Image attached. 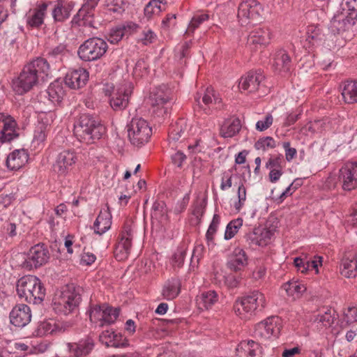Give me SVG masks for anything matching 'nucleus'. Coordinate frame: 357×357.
Masks as SVG:
<instances>
[{
    "label": "nucleus",
    "mask_w": 357,
    "mask_h": 357,
    "mask_svg": "<svg viewBox=\"0 0 357 357\" xmlns=\"http://www.w3.org/2000/svg\"><path fill=\"white\" fill-rule=\"evenodd\" d=\"M168 142L172 149L177 151L175 156H185L183 151L184 146L188 154H203L215 140L210 130L203 132L197 126H190L186 119H180L172 125Z\"/></svg>",
    "instance_id": "nucleus-1"
},
{
    "label": "nucleus",
    "mask_w": 357,
    "mask_h": 357,
    "mask_svg": "<svg viewBox=\"0 0 357 357\" xmlns=\"http://www.w3.org/2000/svg\"><path fill=\"white\" fill-rule=\"evenodd\" d=\"M50 65L45 59L38 57L26 65L19 76L12 82L13 91L22 95L30 91L40 80L49 75Z\"/></svg>",
    "instance_id": "nucleus-2"
},
{
    "label": "nucleus",
    "mask_w": 357,
    "mask_h": 357,
    "mask_svg": "<svg viewBox=\"0 0 357 357\" xmlns=\"http://www.w3.org/2000/svg\"><path fill=\"white\" fill-rule=\"evenodd\" d=\"M18 296L29 303L40 304L45 299L46 289L41 280L34 275H25L17 282Z\"/></svg>",
    "instance_id": "nucleus-3"
},
{
    "label": "nucleus",
    "mask_w": 357,
    "mask_h": 357,
    "mask_svg": "<svg viewBox=\"0 0 357 357\" xmlns=\"http://www.w3.org/2000/svg\"><path fill=\"white\" fill-rule=\"evenodd\" d=\"M266 306V298L261 292L253 291L236 300L234 304L235 314L241 319L249 320Z\"/></svg>",
    "instance_id": "nucleus-4"
},
{
    "label": "nucleus",
    "mask_w": 357,
    "mask_h": 357,
    "mask_svg": "<svg viewBox=\"0 0 357 357\" xmlns=\"http://www.w3.org/2000/svg\"><path fill=\"white\" fill-rule=\"evenodd\" d=\"M105 127L93 116L83 114L74 125V134L79 142L91 144L101 137Z\"/></svg>",
    "instance_id": "nucleus-5"
},
{
    "label": "nucleus",
    "mask_w": 357,
    "mask_h": 357,
    "mask_svg": "<svg viewBox=\"0 0 357 357\" xmlns=\"http://www.w3.org/2000/svg\"><path fill=\"white\" fill-rule=\"evenodd\" d=\"M83 289L74 284L65 287L59 297L54 303V310L59 314L68 315L78 310L82 301Z\"/></svg>",
    "instance_id": "nucleus-6"
},
{
    "label": "nucleus",
    "mask_w": 357,
    "mask_h": 357,
    "mask_svg": "<svg viewBox=\"0 0 357 357\" xmlns=\"http://www.w3.org/2000/svg\"><path fill=\"white\" fill-rule=\"evenodd\" d=\"M108 49L105 40L93 37L86 40L78 48L77 54L83 61H93L102 58Z\"/></svg>",
    "instance_id": "nucleus-7"
},
{
    "label": "nucleus",
    "mask_w": 357,
    "mask_h": 357,
    "mask_svg": "<svg viewBox=\"0 0 357 357\" xmlns=\"http://www.w3.org/2000/svg\"><path fill=\"white\" fill-rule=\"evenodd\" d=\"M281 325L278 317H270L254 326L252 335L261 342L272 341L278 337Z\"/></svg>",
    "instance_id": "nucleus-8"
},
{
    "label": "nucleus",
    "mask_w": 357,
    "mask_h": 357,
    "mask_svg": "<svg viewBox=\"0 0 357 357\" xmlns=\"http://www.w3.org/2000/svg\"><path fill=\"white\" fill-rule=\"evenodd\" d=\"M128 134L130 142L138 146L149 142L152 135V128L146 119L134 117L128 125Z\"/></svg>",
    "instance_id": "nucleus-9"
},
{
    "label": "nucleus",
    "mask_w": 357,
    "mask_h": 357,
    "mask_svg": "<svg viewBox=\"0 0 357 357\" xmlns=\"http://www.w3.org/2000/svg\"><path fill=\"white\" fill-rule=\"evenodd\" d=\"M132 91V84L130 82H123L115 86L106 85L105 93L110 97L109 103L114 110L124 109L129 101Z\"/></svg>",
    "instance_id": "nucleus-10"
},
{
    "label": "nucleus",
    "mask_w": 357,
    "mask_h": 357,
    "mask_svg": "<svg viewBox=\"0 0 357 357\" xmlns=\"http://www.w3.org/2000/svg\"><path fill=\"white\" fill-rule=\"evenodd\" d=\"M170 92L165 87L155 89L150 94L149 103L155 116L163 118L168 114L170 106Z\"/></svg>",
    "instance_id": "nucleus-11"
},
{
    "label": "nucleus",
    "mask_w": 357,
    "mask_h": 357,
    "mask_svg": "<svg viewBox=\"0 0 357 357\" xmlns=\"http://www.w3.org/2000/svg\"><path fill=\"white\" fill-rule=\"evenodd\" d=\"M133 238V225L126 222L119 235L114 250V257L118 261H123L128 257L132 246Z\"/></svg>",
    "instance_id": "nucleus-12"
},
{
    "label": "nucleus",
    "mask_w": 357,
    "mask_h": 357,
    "mask_svg": "<svg viewBox=\"0 0 357 357\" xmlns=\"http://www.w3.org/2000/svg\"><path fill=\"white\" fill-rule=\"evenodd\" d=\"M357 19L337 10L331 20L328 29L331 33L347 38L351 36Z\"/></svg>",
    "instance_id": "nucleus-13"
},
{
    "label": "nucleus",
    "mask_w": 357,
    "mask_h": 357,
    "mask_svg": "<svg viewBox=\"0 0 357 357\" xmlns=\"http://www.w3.org/2000/svg\"><path fill=\"white\" fill-rule=\"evenodd\" d=\"M263 10L262 5L257 0L243 1L238 8V22L243 26L258 22L261 19Z\"/></svg>",
    "instance_id": "nucleus-14"
},
{
    "label": "nucleus",
    "mask_w": 357,
    "mask_h": 357,
    "mask_svg": "<svg viewBox=\"0 0 357 357\" xmlns=\"http://www.w3.org/2000/svg\"><path fill=\"white\" fill-rule=\"evenodd\" d=\"M50 259V252L46 245L38 243L32 246L23 263V267L28 270L37 268L45 264Z\"/></svg>",
    "instance_id": "nucleus-15"
},
{
    "label": "nucleus",
    "mask_w": 357,
    "mask_h": 357,
    "mask_svg": "<svg viewBox=\"0 0 357 357\" xmlns=\"http://www.w3.org/2000/svg\"><path fill=\"white\" fill-rule=\"evenodd\" d=\"M271 39V33L267 27H256L250 31L246 46L252 52L268 45Z\"/></svg>",
    "instance_id": "nucleus-16"
},
{
    "label": "nucleus",
    "mask_w": 357,
    "mask_h": 357,
    "mask_svg": "<svg viewBox=\"0 0 357 357\" xmlns=\"http://www.w3.org/2000/svg\"><path fill=\"white\" fill-rule=\"evenodd\" d=\"M338 179L344 190L350 191L357 187V160L342 167Z\"/></svg>",
    "instance_id": "nucleus-17"
},
{
    "label": "nucleus",
    "mask_w": 357,
    "mask_h": 357,
    "mask_svg": "<svg viewBox=\"0 0 357 357\" xmlns=\"http://www.w3.org/2000/svg\"><path fill=\"white\" fill-rule=\"evenodd\" d=\"M264 79L265 76L261 71H250L240 79L239 90L248 93H255L263 87Z\"/></svg>",
    "instance_id": "nucleus-18"
},
{
    "label": "nucleus",
    "mask_w": 357,
    "mask_h": 357,
    "mask_svg": "<svg viewBox=\"0 0 357 357\" xmlns=\"http://www.w3.org/2000/svg\"><path fill=\"white\" fill-rule=\"evenodd\" d=\"M9 317L13 325L22 328L31 321V311L27 305L18 304L12 309Z\"/></svg>",
    "instance_id": "nucleus-19"
},
{
    "label": "nucleus",
    "mask_w": 357,
    "mask_h": 357,
    "mask_svg": "<svg viewBox=\"0 0 357 357\" xmlns=\"http://www.w3.org/2000/svg\"><path fill=\"white\" fill-rule=\"evenodd\" d=\"M89 73L84 69L70 70L66 75L65 84L70 88L77 89L84 86L89 80Z\"/></svg>",
    "instance_id": "nucleus-20"
},
{
    "label": "nucleus",
    "mask_w": 357,
    "mask_h": 357,
    "mask_svg": "<svg viewBox=\"0 0 357 357\" xmlns=\"http://www.w3.org/2000/svg\"><path fill=\"white\" fill-rule=\"evenodd\" d=\"M99 340L107 347L124 348L129 345L128 340L121 333L109 330L102 331Z\"/></svg>",
    "instance_id": "nucleus-21"
},
{
    "label": "nucleus",
    "mask_w": 357,
    "mask_h": 357,
    "mask_svg": "<svg viewBox=\"0 0 357 357\" xmlns=\"http://www.w3.org/2000/svg\"><path fill=\"white\" fill-rule=\"evenodd\" d=\"M48 6L47 3H43L30 9L25 15L26 24L32 28L40 26L44 22Z\"/></svg>",
    "instance_id": "nucleus-22"
},
{
    "label": "nucleus",
    "mask_w": 357,
    "mask_h": 357,
    "mask_svg": "<svg viewBox=\"0 0 357 357\" xmlns=\"http://www.w3.org/2000/svg\"><path fill=\"white\" fill-rule=\"evenodd\" d=\"M340 268L342 276L355 278L357 275L356 253L354 251L347 252L342 259Z\"/></svg>",
    "instance_id": "nucleus-23"
},
{
    "label": "nucleus",
    "mask_w": 357,
    "mask_h": 357,
    "mask_svg": "<svg viewBox=\"0 0 357 357\" xmlns=\"http://www.w3.org/2000/svg\"><path fill=\"white\" fill-rule=\"evenodd\" d=\"M95 346L94 340L90 336H86L78 342L68 343L69 351L76 357L84 356L89 354Z\"/></svg>",
    "instance_id": "nucleus-24"
},
{
    "label": "nucleus",
    "mask_w": 357,
    "mask_h": 357,
    "mask_svg": "<svg viewBox=\"0 0 357 357\" xmlns=\"http://www.w3.org/2000/svg\"><path fill=\"white\" fill-rule=\"evenodd\" d=\"M236 350L238 355H244L245 357L262 356V347L259 342L252 340L241 341Z\"/></svg>",
    "instance_id": "nucleus-25"
},
{
    "label": "nucleus",
    "mask_w": 357,
    "mask_h": 357,
    "mask_svg": "<svg viewBox=\"0 0 357 357\" xmlns=\"http://www.w3.org/2000/svg\"><path fill=\"white\" fill-rule=\"evenodd\" d=\"M74 4L71 1L57 0L54 3L52 15L54 22H64L73 10Z\"/></svg>",
    "instance_id": "nucleus-26"
},
{
    "label": "nucleus",
    "mask_w": 357,
    "mask_h": 357,
    "mask_svg": "<svg viewBox=\"0 0 357 357\" xmlns=\"http://www.w3.org/2000/svg\"><path fill=\"white\" fill-rule=\"evenodd\" d=\"M248 259L245 250L241 248H236L229 257L227 266L231 271H239L248 264Z\"/></svg>",
    "instance_id": "nucleus-27"
},
{
    "label": "nucleus",
    "mask_w": 357,
    "mask_h": 357,
    "mask_svg": "<svg viewBox=\"0 0 357 357\" xmlns=\"http://www.w3.org/2000/svg\"><path fill=\"white\" fill-rule=\"evenodd\" d=\"M181 283L178 278L167 280L162 288V295L166 300L170 301L176 298L181 292Z\"/></svg>",
    "instance_id": "nucleus-28"
},
{
    "label": "nucleus",
    "mask_w": 357,
    "mask_h": 357,
    "mask_svg": "<svg viewBox=\"0 0 357 357\" xmlns=\"http://www.w3.org/2000/svg\"><path fill=\"white\" fill-rule=\"evenodd\" d=\"M112 225V215L107 211H100L96 218L93 229L97 234L102 235L108 231Z\"/></svg>",
    "instance_id": "nucleus-29"
},
{
    "label": "nucleus",
    "mask_w": 357,
    "mask_h": 357,
    "mask_svg": "<svg viewBox=\"0 0 357 357\" xmlns=\"http://www.w3.org/2000/svg\"><path fill=\"white\" fill-rule=\"evenodd\" d=\"M272 65L278 72H288L291 66V59L285 50H280L275 53Z\"/></svg>",
    "instance_id": "nucleus-30"
},
{
    "label": "nucleus",
    "mask_w": 357,
    "mask_h": 357,
    "mask_svg": "<svg viewBox=\"0 0 357 357\" xmlns=\"http://www.w3.org/2000/svg\"><path fill=\"white\" fill-rule=\"evenodd\" d=\"M47 98L54 105L59 104L65 96V91L62 82L56 80L51 83L47 91Z\"/></svg>",
    "instance_id": "nucleus-31"
},
{
    "label": "nucleus",
    "mask_w": 357,
    "mask_h": 357,
    "mask_svg": "<svg viewBox=\"0 0 357 357\" xmlns=\"http://www.w3.org/2000/svg\"><path fill=\"white\" fill-rule=\"evenodd\" d=\"M218 300L216 291L209 290L202 292L197 298V303L201 310H208Z\"/></svg>",
    "instance_id": "nucleus-32"
},
{
    "label": "nucleus",
    "mask_w": 357,
    "mask_h": 357,
    "mask_svg": "<svg viewBox=\"0 0 357 357\" xmlns=\"http://www.w3.org/2000/svg\"><path fill=\"white\" fill-rule=\"evenodd\" d=\"M241 128V121L238 119L227 120L221 126L220 135L224 138L232 137L239 132Z\"/></svg>",
    "instance_id": "nucleus-33"
},
{
    "label": "nucleus",
    "mask_w": 357,
    "mask_h": 357,
    "mask_svg": "<svg viewBox=\"0 0 357 357\" xmlns=\"http://www.w3.org/2000/svg\"><path fill=\"white\" fill-rule=\"evenodd\" d=\"M16 128V121L13 118L8 119L3 124V129L0 131V142H10L17 137Z\"/></svg>",
    "instance_id": "nucleus-34"
},
{
    "label": "nucleus",
    "mask_w": 357,
    "mask_h": 357,
    "mask_svg": "<svg viewBox=\"0 0 357 357\" xmlns=\"http://www.w3.org/2000/svg\"><path fill=\"white\" fill-rule=\"evenodd\" d=\"M342 96L344 102L347 104L357 102V81L344 82Z\"/></svg>",
    "instance_id": "nucleus-35"
},
{
    "label": "nucleus",
    "mask_w": 357,
    "mask_h": 357,
    "mask_svg": "<svg viewBox=\"0 0 357 357\" xmlns=\"http://www.w3.org/2000/svg\"><path fill=\"white\" fill-rule=\"evenodd\" d=\"M335 312L331 309H326L314 316V322L321 328H329L334 323Z\"/></svg>",
    "instance_id": "nucleus-36"
},
{
    "label": "nucleus",
    "mask_w": 357,
    "mask_h": 357,
    "mask_svg": "<svg viewBox=\"0 0 357 357\" xmlns=\"http://www.w3.org/2000/svg\"><path fill=\"white\" fill-rule=\"evenodd\" d=\"M103 315L102 322L100 324V327H103L107 325L114 324L119 316V308L113 307L107 304H103Z\"/></svg>",
    "instance_id": "nucleus-37"
},
{
    "label": "nucleus",
    "mask_w": 357,
    "mask_h": 357,
    "mask_svg": "<svg viewBox=\"0 0 357 357\" xmlns=\"http://www.w3.org/2000/svg\"><path fill=\"white\" fill-rule=\"evenodd\" d=\"M282 289L287 292V295L294 298H298L303 292L306 290V287L296 280H290L282 285Z\"/></svg>",
    "instance_id": "nucleus-38"
},
{
    "label": "nucleus",
    "mask_w": 357,
    "mask_h": 357,
    "mask_svg": "<svg viewBox=\"0 0 357 357\" xmlns=\"http://www.w3.org/2000/svg\"><path fill=\"white\" fill-rule=\"evenodd\" d=\"M48 129H45L43 125H36L34 132L33 138L31 142V146L35 149H39L43 147L44 142L46 139Z\"/></svg>",
    "instance_id": "nucleus-39"
},
{
    "label": "nucleus",
    "mask_w": 357,
    "mask_h": 357,
    "mask_svg": "<svg viewBox=\"0 0 357 357\" xmlns=\"http://www.w3.org/2000/svg\"><path fill=\"white\" fill-rule=\"evenodd\" d=\"M271 235V231L264 230L261 232L260 236H259L257 232L254 231L252 233L249 234L247 236V237L248 240H250L251 241V243L259 246H263L268 243L267 239H270Z\"/></svg>",
    "instance_id": "nucleus-40"
},
{
    "label": "nucleus",
    "mask_w": 357,
    "mask_h": 357,
    "mask_svg": "<svg viewBox=\"0 0 357 357\" xmlns=\"http://www.w3.org/2000/svg\"><path fill=\"white\" fill-rule=\"evenodd\" d=\"M243 225V219L242 218H236L231 221H230L225 229V239L230 240L231 239L238 231L239 229Z\"/></svg>",
    "instance_id": "nucleus-41"
},
{
    "label": "nucleus",
    "mask_w": 357,
    "mask_h": 357,
    "mask_svg": "<svg viewBox=\"0 0 357 357\" xmlns=\"http://www.w3.org/2000/svg\"><path fill=\"white\" fill-rule=\"evenodd\" d=\"M162 1L153 0L151 1L144 8L145 16L150 19L154 15H158L162 11L161 8Z\"/></svg>",
    "instance_id": "nucleus-42"
},
{
    "label": "nucleus",
    "mask_w": 357,
    "mask_h": 357,
    "mask_svg": "<svg viewBox=\"0 0 357 357\" xmlns=\"http://www.w3.org/2000/svg\"><path fill=\"white\" fill-rule=\"evenodd\" d=\"M220 102V98L218 94L213 88L208 87L202 96V102L206 106H211Z\"/></svg>",
    "instance_id": "nucleus-43"
},
{
    "label": "nucleus",
    "mask_w": 357,
    "mask_h": 357,
    "mask_svg": "<svg viewBox=\"0 0 357 357\" xmlns=\"http://www.w3.org/2000/svg\"><path fill=\"white\" fill-rule=\"evenodd\" d=\"M338 10L357 19V0H343Z\"/></svg>",
    "instance_id": "nucleus-44"
},
{
    "label": "nucleus",
    "mask_w": 357,
    "mask_h": 357,
    "mask_svg": "<svg viewBox=\"0 0 357 357\" xmlns=\"http://www.w3.org/2000/svg\"><path fill=\"white\" fill-rule=\"evenodd\" d=\"M149 66L143 59L138 60L133 68L132 75L136 79L143 78L149 74Z\"/></svg>",
    "instance_id": "nucleus-45"
},
{
    "label": "nucleus",
    "mask_w": 357,
    "mask_h": 357,
    "mask_svg": "<svg viewBox=\"0 0 357 357\" xmlns=\"http://www.w3.org/2000/svg\"><path fill=\"white\" fill-rule=\"evenodd\" d=\"M55 117L54 112L52 111L40 112L38 114V123L36 125H43L45 129H48V127L54 121Z\"/></svg>",
    "instance_id": "nucleus-46"
},
{
    "label": "nucleus",
    "mask_w": 357,
    "mask_h": 357,
    "mask_svg": "<svg viewBox=\"0 0 357 357\" xmlns=\"http://www.w3.org/2000/svg\"><path fill=\"white\" fill-rule=\"evenodd\" d=\"M103 310V304L91 306L89 310L90 321L91 322L98 324V326H100V324L102 320Z\"/></svg>",
    "instance_id": "nucleus-47"
},
{
    "label": "nucleus",
    "mask_w": 357,
    "mask_h": 357,
    "mask_svg": "<svg viewBox=\"0 0 357 357\" xmlns=\"http://www.w3.org/2000/svg\"><path fill=\"white\" fill-rule=\"evenodd\" d=\"M275 146V141L271 137H264L259 139L255 144V148L258 151H265Z\"/></svg>",
    "instance_id": "nucleus-48"
},
{
    "label": "nucleus",
    "mask_w": 357,
    "mask_h": 357,
    "mask_svg": "<svg viewBox=\"0 0 357 357\" xmlns=\"http://www.w3.org/2000/svg\"><path fill=\"white\" fill-rule=\"evenodd\" d=\"M30 158H6V164L7 167L10 170H18L25 163L29 162Z\"/></svg>",
    "instance_id": "nucleus-49"
},
{
    "label": "nucleus",
    "mask_w": 357,
    "mask_h": 357,
    "mask_svg": "<svg viewBox=\"0 0 357 357\" xmlns=\"http://www.w3.org/2000/svg\"><path fill=\"white\" fill-rule=\"evenodd\" d=\"M208 20V15L205 13L197 14L193 16L190 22L189 23L187 33H193L194 31L199 27V26L204 22Z\"/></svg>",
    "instance_id": "nucleus-50"
},
{
    "label": "nucleus",
    "mask_w": 357,
    "mask_h": 357,
    "mask_svg": "<svg viewBox=\"0 0 357 357\" xmlns=\"http://www.w3.org/2000/svg\"><path fill=\"white\" fill-rule=\"evenodd\" d=\"M75 158H58L56 162L53 165L54 170L59 173L65 172L67 167L75 163Z\"/></svg>",
    "instance_id": "nucleus-51"
},
{
    "label": "nucleus",
    "mask_w": 357,
    "mask_h": 357,
    "mask_svg": "<svg viewBox=\"0 0 357 357\" xmlns=\"http://www.w3.org/2000/svg\"><path fill=\"white\" fill-rule=\"evenodd\" d=\"M237 195L238 201L235 202L234 208L237 212H239L246 201V188L242 182L238 185Z\"/></svg>",
    "instance_id": "nucleus-52"
},
{
    "label": "nucleus",
    "mask_w": 357,
    "mask_h": 357,
    "mask_svg": "<svg viewBox=\"0 0 357 357\" xmlns=\"http://www.w3.org/2000/svg\"><path fill=\"white\" fill-rule=\"evenodd\" d=\"M123 0H112V1L107 5V13L108 14H115L116 15H121L124 11Z\"/></svg>",
    "instance_id": "nucleus-53"
},
{
    "label": "nucleus",
    "mask_w": 357,
    "mask_h": 357,
    "mask_svg": "<svg viewBox=\"0 0 357 357\" xmlns=\"http://www.w3.org/2000/svg\"><path fill=\"white\" fill-rule=\"evenodd\" d=\"M323 257L321 256L315 255L312 259L305 258V268L306 273L308 271L314 270L316 273H319V266H322Z\"/></svg>",
    "instance_id": "nucleus-54"
},
{
    "label": "nucleus",
    "mask_w": 357,
    "mask_h": 357,
    "mask_svg": "<svg viewBox=\"0 0 357 357\" xmlns=\"http://www.w3.org/2000/svg\"><path fill=\"white\" fill-rule=\"evenodd\" d=\"M125 28L124 27H115L110 30L108 36V40L112 43L116 44L119 43L124 36Z\"/></svg>",
    "instance_id": "nucleus-55"
},
{
    "label": "nucleus",
    "mask_w": 357,
    "mask_h": 357,
    "mask_svg": "<svg viewBox=\"0 0 357 357\" xmlns=\"http://www.w3.org/2000/svg\"><path fill=\"white\" fill-rule=\"evenodd\" d=\"M273 117L271 114H266L264 118L259 120L255 125L256 130L259 132L266 130L273 124Z\"/></svg>",
    "instance_id": "nucleus-56"
},
{
    "label": "nucleus",
    "mask_w": 357,
    "mask_h": 357,
    "mask_svg": "<svg viewBox=\"0 0 357 357\" xmlns=\"http://www.w3.org/2000/svg\"><path fill=\"white\" fill-rule=\"evenodd\" d=\"M157 38V35L150 29H145L139 40L145 45L153 43Z\"/></svg>",
    "instance_id": "nucleus-57"
},
{
    "label": "nucleus",
    "mask_w": 357,
    "mask_h": 357,
    "mask_svg": "<svg viewBox=\"0 0 357 357\" xmlns=\"http://www.w3.org/2000/svg\"><path fill=\"white\" fill-rule=\"evenodd\" d=\"M185 254V250L184 249H177L172 257L173 266L181 267L183 264Z\"/></svg>",
    "instance_id": "nucleus-58"
},
{
    "label": "nucleus",
    "mask_w": 357,
    "mask_h": 357,
    "mask_svg": "<svg viewBox=\"0 0 357 357\" xmlns=\"http://www.w3.org/2000/svg\"><path fill=\"white\" fill-rule=\"evenodd\" d=\"M234 175L230 171L225 172L222 176L220 189L226 190L232 186V178Z\"/></svg>",
    "instance_id": "nucleus-59"
},
{
    "label": "nucleus",
    "mask_w": 357,
    "mask_h": 357,
    "mask_svg": "<svg viewBox=\"0 0 357 357\" xmlns=\"http://www.w3.org/2000/svg\"><path fill=\"white\" fill-rule=\"evenodd\" d=\"M344 319L348 324L357 321V307H349L344 313Z\"/></svg>",
    "instance_id": "nucleus-60"
},
{
    "label": "nucleus",
    "mask_w": 357,
    "mask_h": 357,
    "mask_svg": "<svg viewBox=\"0 0 357 357\" xmlns=\"http://www.w3.org/2000/svg\"><path fill=\"white\" fill-rule=\"evenodd\" d=\"M66 47L63 44H59L52 48L48 52V55L52 58H61L66 52Z\"/></svg>",
    "instance_id": "nucleus-61"
},
{
    "label": "nucleus",
    "mask_w": 357,
    "mask_h": 357,
    "mask_svg": "<svg viewBox=\"0 0 357 357\" xmlns=\"http://www.w3.org/2000/svg\"><path fill=\"white\" fill-rule=\"evenodd\" d=\"M152 217L163 215L166 213L165 204L162 201H155L152 206Z\"/></svg>",
    "instance_id": "nucleus-62"
},
{
    "label": "nucleus",
    "mask_w": 357,
    "mask_h": 357,
    "mask_svg": "<svg viewBox=\"0 0 357 357\" xmlns=\"http://www.w3.org/2000/svg\"><path fill=\"white\" fill-rule=\"evenodd\" d=\"M96 259V257L94 254L86 252H83L81 255L80 264L82 265L90 266Z\"/></svg>",
    "instance_id": "nucleus-63"
},
{
    "label": "nucleus",
    "mask_w": 357,
    "mask_h": 357,
    "mask_svg": "<svg viewBox=\"0 0 357 357\" xmlns=\"http://www.w3.org/2000/svg\"><path fill=\"white\" fill-rule=\"evenodd\" d=\"M266 167L269 170L271 169H282L280 165V158H270L269 160L266 163Z\"/></svg>",
    "instance_id": "nucleus-64"
}]
</instances>
